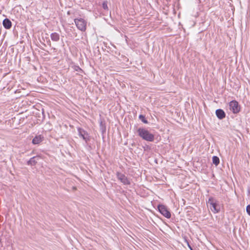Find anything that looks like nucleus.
<instances>
[{
  "mask_svg": "<svg viewBox=\"0 0 250 250\" xmlns=\"http://www.w3.org/2000/svg\"><path fill=\"white\" fill-rule=\"evenodd\" d=\"M137 132L139 136L146 141L153 142L154 140V135L146 128H139Z\"/></svg>",
  "mask_w": 250,
  "mask_h": 250,
  "instance_id": "obj_1",
  "label": "nucleus"
},
{
  "mask_svg": "<svg viewBox=\"0 0 250 250\" xmlns=\"http://www.w3.org/2000/svg\"><path fill=\"white\" fill-rule=\"evenodd\" d=\"M74 22L78 29L83 32L86 30L87 22L83 19H76L74 20Z\"/></svg>",
  "mask_w": 250,
  "mask_h": 250,
  "instance_id": "obj_2",
  "label": "nucleus"
},
{
  "mask_svg": "<svg viewBox=\"0 0 250 250\" xmlns=\"http://www.w3.org/2000/svg\"><path fill=\"white\" fill-rule=\"evenodd\" d=\"M210 210L214 213H216L220 210L218 205L213 198H210L208 201Z\"/></svg>",
  "mask_w": 250,
  "mask_h": 250,
  "instance_id": "obj_3",
  "label": "nucleus"
},
{
  "mask_svg": "<svg viewBox=\"0 0 250 250\" xmlns=\"http://www.w3.org/2000/svg\"><path fill=\"white\" fill-rule=\"evenodd\" d=\"M158 209L159 212L165 217L167 218L171 217V213L166 206L163 205H159L158 206Z\"/></svg>",
  "mask_w": 250,
  "mask_h": 250,
  "instance_id": "obj_4",
  "label": "nucleus"
},
{
  "mask_svg": "<svg viewBox=\"0 0 250 250\" xmlns=\"http://www.w3.org/2000/svg\"><path fill=\"white\" fill-rule=\"evenodd\" d=\"M229 106L230 110L234 114L238 113L240 110V106L235 100L231 101L229 103Z\"/></svg>",
  "mask_w": 250,
  "mask_h": 250,
  "instance_id": "obj_5",
  "label": "nucleus"
},
{
  "mask_svg": "<svg viewBox=\"0 0 250 250\" xmlns=\"http://www.w3.org/2000/svg\"><path fill=\"white\" fill-rule=\"evenodd\" d=\"M116 175L118 180H120L124 185H128L130 184L129 180L125 175L120 172H117Z\"/></svg>",
  "mask_w": 250,
  "mask_h": 250,
  "instance_id": "obj_6",
  "label": "nucleus"
},
{
  "mask_svg": "<svg viewBox=\"0 0 250 250\" xmlns=\"http://www.w3.org/2000/svg\"><path fill=\"white\" fill-rule=\"evenodd\" d=\"M43 139V137L42 135L36 136L33 139L32 143L34 145L39 144L42 141Z\"/></svg>",
  "mask_w": 250,
  "mask_h": 250,
  "instance_id": "obj_7",
  "label": "nucleus"
},
{
  "mask_svg": "<svg viewBox=\"0 0 250 250\" xmlns=\"http://www.w3.org/2000/svg\"><path fill=\"white\" fill-rule=\"evenodd\" d=\"M216 115L219 119H223L226 116L225 112L221 109L216 110Z\"/></svg>",
  "mask_w": 250,
  "mask_h": 250,
  "instance_id": "obj_8",
  "label": "nucleus"
},
{
  "mask_svg": "<svg viewBox=\"0 0 250 250\" xmlns=\"http://www.w3.org/2000/svg\"><path fill=\"white\" fill-rule=\"evenodd\" d=\"M3 25L6 29H10L12 26L11 21L8 19H5L3 21Z\"/></svg>",
  "mask_w": 250,
  "mask_h": 250,
  "instance_id": "obj_9",
  "label": "nucleus"
},
{
  "mask_svg": "<svg viewBox=\"0 0 250 250\" xmlns=\"http://www.w3.org/2000/svg\"><path fill=\"white\" fill-rule=\"evenodd\" d=\"M51 37L52 40L54 41H58L60 39L59 35L56 33L52 34L51 35Z\"/></svg>",
  "mask_w": 250,
  "mask_h": 250,
  "instance_id": "obj_10",
  "label": "nucleus"
},
{
  "mask_svg": "<svg viewBox=\"0 0 250 250\" xmlns=\"http://www.w3.org/2000/svg\"><path fill=\"white\" fill-rule=\"evenodd\" d=\"M212 162L215 166H217L220 163V160L217 156H214L212 157Z\"/></svg>",
  "mask_w": 250,
  "mask_h": 250,
  "instance_id": "obj_11",
  "label": "nucleus"
},
{
  "mask_svg": "<svg viewBox=\"0 0 250 250\" xmlns=\"http://www.w3.org/2000/svg\"><path fill=\"white\" fill-rule=\"evenodd\" d=\"M79 135L84 140H86V138L84 136L85 131H83L81 129H79Z\"/></svg>",
  "mask_w": 250,
  "mask_h": 250,
  "instance_id": "obj_12",
  "label": "nucleus"
},
{
  "mask_svg": "<svg viewBox=\"0 0 250 250\" xmlns=\"http://www.w3.org/2000/svg\"><path fill=\"white\" fill-rule=\"evenodd\" d=\"M139 119L145 124H147V121L145 117L143 115H140L139 117Z\"/></svg>",
  "mask_w": 250,
  "mask_h": 250,
  "instance_id": "obj_13",
  "label": "nucleus"
},
{
  "mask_svg": "<svg viewBox=\"0 0 250 250\" xmlns=\"http://www.w3.org/2000/svg\"><path fill=\"white\" fill-rule=\"evenodd\" d=\"M103 8L105 10L108 9V6H107V1H104L102 4Z\"/></svg>",
  "mask_w": 250,
  "mask_h": 250,
  "instance_id": "obj_14",
  "label": "nucleus"
},
{
  "mask_svg": "<svg viewBox=\"0 0 250 250\" xmlns=\"http://www.w3.org/2000/svg\"><path fill=\"white\" fill-rule=\"evenodd\" d=\"M246 210L248 213V214L250 215V205L247 206L246 208Z\"/></svg>",
  "mask_w": 250,
  "mask_h": 250,
  "instance_id": "obj_15",
  "label": "nucleus"
}]
</instances>
